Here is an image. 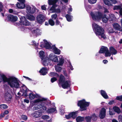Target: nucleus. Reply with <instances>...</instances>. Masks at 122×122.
Wrapping results in <instances>:
<instances>
[{"instance_id":"obj_16","label":"nucleus","mask_w":122,"mask_h":122,"mask_svg":"<svg viewBox=\"0 0 122 122\" xmlns=\"http://www.w3.org/2000/svg\"><path fill=\"white\" fill-rule=\"evenodd\" d=\"M95 33L97 35L100 36L101 38L105 39L106 38L104 31H95Z\"/></svg>"},{"instance_id":"obj_24","label":"nucleus","mask_w":122,"mask_h":122,"mask_svg":"<svg viewBox=\"0 0 122 122\" xmlns=\"http://www.w3.org/2000/svg\"><path fill=\"white\" fill-rule=\"evenodd\" d=\"M42 115L41 112H40L39 111H36L33 114V116L35 117H38L41 116Z\"/></svg>"},{"instance_id":"obj_22","label":"nucleus","mask_w":122,"mask_h":122,"mask_svg":"<svg viewBox=\"0 0 122 122\" xmlns=\"http://www.w3.org/2000/svg\"><path fill=\"white\" fill-rule=\"evenodd\" d=\"M5 100L8 102L11 100V95L8 92L5 93Z\"/></svg>"},{"instance_id":"obj_10","label":"nucleus","mask_w":122,"mask_h":122,"mask_svg":"<svg viewBox=\"0 0 122 122\" xmlns=\"http://www.w3.org/2000/svg\"><path fill=\"white\" fill-rule=\"evenodd\" d=\"M45 104L44 103H41L40 104H39V105H35L33 107V109L34 110H36L41 108L43 110H46V108L45 106Z\"/></svg>"},{"instance_id":"obj_30","label":"nucleus","mask_w":122,"mask_h":122,"mask_svg":"<svg viewBox=\"0 0 122 122\" xmlns=\"http://www.w3.org/2000/svg\"><path fill=\"white\" fill-rule=\"evenodd\" d=\"M27 18L31 21L34 20L35 19V17L33 15H28L26 16Z\"/></svg>"},{"instance_id":"obj_3","label":"nucleus","mask_w":122,"mask_h":122,"mask_svg":"<svg viewBox=\"0 0 122 122\" xmlns=\"http://www.w3.org/2000/svg\"><path fill=\"white\" fill-rule=\"evenodd\" d=\"M89 105V103L86 102L84 100L79 101L78 103V105L80 107L81 111L86 110V107L88 106Z\"/></svg>"},{"instance_id":"obj_58","label":"nucleus","mask_w":122,"mask_h":122,"mask_svg":"<svg viewBox=\"0 0 122 122\" xmlns=\"http://www.w3.org/2000/svg\"><path fill=\"white\" fill-rule=\"evenodd\" d=\"M119 10V13L120 15L121 16H122V8H121Z\"/></svg>"},{"instance_id":"obj_34","label":"nucleus","mask_w":122,"mask_h":122,"mask_svg":"<svg viewBox=\"0 0 122 122\" xmlns=\"http://www.w3.org/2000/svg\"><path fill=\"white\" fill-rule=\"evenodd\" d=\"M121 6L120 5H114L113 7V10H120L121 8Z\"/></svg>"},{"instance_id":"obj_51","label":"nucleus","mask_w":122,"mask_h":122,"mask_svg":"<svg viewBox=\"0 0 122 122\" xmlns=\"http://www.w3.org/2000/svg\"><path fill=\"white\" fill-rule=\"evenodd\" d=\"M57 80V79L55 77H53L51 79V81L52 83L54 82Z\"/></svg>"},{"instance_id":"obj_63","label":"nucleus","mask_w":122,"mask_h":122,"mask_svg":"<svg viewBox=\"0 0 122 122\" xmlns=\"http://www.w3.org/2000/svg\"><path fill=\"white\" fill-rule=\"evenodd\" d=\"M56 12L58 13H60L61 12V11L59 9H57L56 10Z\"/></svg>"},{"instance_id":"obj_47","label":"nucleus","mask_w":122,"mask_h":122,"mask_svg":"<svg viewBox=\"0 0 122 122\" xmlns=\"http://www.w3.org/2000/svg\"><path fill=\"white\" fill-rule=\"evenodd\" d=\"M3 5L1 2H0V12H2L3 11Z\"/></svg>"},{"instance_id":"obj_48","label":"nucleus","mask_w":122,"mask_h":122,"mask_svg":"<svg viewBox=\"0 0 122 122\" xmlns=\"http://www.w3.org/2000/svg\"><path fill=\"white\" fill-rule=\"evenodd\" d=\"M22 119L24 120H26L27 118V117L24 115H22L21 116Z\"/></svg>"},{"instance_id":"obj_9","label":"nucleus","mask_w":122,"mask_h":122,"mask_svg":"<svg viewBox=\"0 0 122 122\" xmlns=\"http://www.w3.org/2000/svg\"><path fill=\"white\" fill-rule=\"evenodd\" d=\"M20 22L21 24L23 25L29 26L30 25V23L25 19V17H21L20 18Z\"/></svg>"},{"instance_id":"obj_26","label":"nucleus","mask_w":122,"mask_h":122,"mask_svg":"<svg viewBox=\"0 0 122 122\" xmlns=\"http://www.w3.org/2000/svg\"><path fill=\"white\" fill-rule=\"evenodd\" d=\"M110 52L112 55H115L117 53V51L113 47H111L110 48Z\"/></svg>"},{"instance_id":"obj_12","label":"nucleus","mask_w":122,"mask_h":122,"mask_svg":"<svg viewBox=\"0 0 122 122\" xmlns=\"http://www.w3.org/2000/svg\"><path fill=\"white\" fill-rule=\"evenodd\" d=\"M111 1L107 0H103L105 4L108 6L112 5V4H115L117 3L116 0H110Z\"/></svg>"},{"instance_id":"obj_32","label":"nucleus","mask_w":122,"mask_h":122,"mask_svg":"<svg viewBox=\"0 0 122 122\" xmlns=\"http://www.w3.org/2000/svg\"><path fill=\"white\" fill-rule=\"evenodd\" d=\"M71 115V117L73 119L75 118L77 116L76 112H73L71 113L70 114V115Z\"/></svg>"},{"instance_id":"obj_45","label":"nucleus","mask_w":122,"mask_h":122,"mask_svg":"<svg viewBox=\"0 0 122 122\" xmlns=\"http://www.w3.org/2000/svg\"><path fill=\"white\" fill-rule=\"evenodd\" d=\"M55 25H61L60 22L59 21L58 18L56 19L55 22Z\"/></svg>"},{"instance_id":"obj_19","label":"nucleus","mask_w":122,"mask_h":122,"mask_svg":"<svg viewBox=\"0 0 122 122\" xmlns=\"http://www.w3.org/2000/svg\"><path fill=\"white\" fill-rule=\"evenodd\" d=\"M44 41L45 45H43L42 44V43H41V45L40 46L41 47H45L46 48L48 49L51 48V45L49 43L45 40H44Z\"/></svg>"},{"instance_id":"obj_61","label":"nucleus","mask_w":122,"mask_h":122,"mask_svg":"<svg viewBox=\"0 0 122 122\" xmlns=\"http://www.w3.org/2000/svg\"><path fill=\"white\" fill-rule=\"evenodd\" d=\"M5 114L4 113H1L0 116V117H4L5 116Z\"/></svg>"},{"instance_id":"obj_57","label":"nucleus","mask_w":122,"mask_h":122,"mask_svg":"<svg viewBox=\"0 0 122 122\" xmlns=\"http://www.w3.org/2000/svg\"><path fill=\"white\" fill-rule=\"evenodd\" d=\"M70 115V114L68 115H66V117L67 119H69L71 117V116Z\"/></svg>"},{"instance_id":"obj_18","label":"nucleus","mask_w":122,"mask_h":122,"mask_svg":"<svg viewBox=\"0 0 122 122\" xmlns=\"http://www.w3.org/2000/svg\"><path fill=\"white\" fill-rule=\"evenodd\" d=\"M113 28L116 30H122L121 27L117 23H114L113 24Z\"/></svg>"},{"instance_id":"obj_64","label":"nucleus","mask_w":122,"mask_h":122,"mask_svg":"<svg viewBox=\"0 0 122 122\" xmlns=\"http://www.w3.org/2000/svg\"><path fill=\"white\" fill-rule=\"evenodd\" d=\"M24 102L27 103H28L29 102V101L28 99H25L24 100Z\"/></svg>"},{"instance_id":"obj_36","label":"nucleus","mask_w":122,"mask_h":122,"mask_svg":"<svg viewBox=\"0 0 122 122\" xmlns=\"http://www.w3.org/2000/svg\"><path fill=\"white\" fill-rule=\"evenodd\" d=\"M91 119L94 121L96 120L97 119V117L95 114H92L91 116Z\"/></svg>"},{"instance_id":"obj_41","label":"nucleus","mask_w":122,"mask_h":122,"mask_svg":"<svg viewBox=\"0 0 122 122\" xmlns=\"http://www.w3.org/2000/svg\"><path fill=\"white\" fill-rule=\"evenodd\" d=\"M88 2L91 4H93L95 3L97 0H88Z\"/></svg>"},{"instance_id":"obj_11","label":"nucleus","mask_w":122,"mask_h":122,"mask_svg":"<svg viewBox=\"0 0 122 122\" xmlns=\"http://www.w3.org/2000/svg\"><path fill=\"white\" fill-rule=\"evenodd\" d=\"M36 20L39 23L42 24L43 22L45 21V19L43 15L42 14H40L37 16Z\"/></svg>"},{"instance_id":"obj_53","label":"nucleus","mask_w":122,"mask_h":122,"mask_svg":"<svg viewBox=\"0 0 122 122\" xmlns=\"http://www.w3.org/2000/svg\"><path fill=\"white\" fill-rule=\"evenodd\" d=\"M41 9L42 10H46V8L45 5H43L41 6Z\"/></svg>"},{"instance_id":"obj_15","label":"nucleus","mask_w":122,"mask_h":122,"mask_svg":"<svg viewBox=\"0 0 122 122\" xmlns=\"http://www.w3.org/2000/svg\"><path fill=\"white\" fill-rule=\"evenodd\" d=\"M26 8L27 12L29 13L33 14L35 12L36 9L34 7L31 8L29 6H28Z\"/></svg>"},{"instance_id":"obj_54","label":"nucleus","mask_w":122,"mask_h":122,"mask_svg":"<svg viewBox=\"0 0 122 122\" xmlns=\"http://www.w3.org/2000/svg\"><path fill=\"white\" fill-rule=\"evenodd\" d=\"M104 12L105 13H107L109 12V11L106 8H104Z\"/></svg>"},{"instance_id":"obj_31","label":"nucleus","mask_w":122,"mask_h":122,"mask_svg":"<svg viewBox=\"0 0 122 122\" xmlns=\"http://www.w3.org/2000/svg\"><path fill=\"white\" fill-rule=\"evenodd\" d=\"M101 93L102 96L105 99L108 98V96L105 92L103 90L101 91Z\"/></svg>"},{"instance_id":"obj_44","label":"nucleus","mask_w":122,"mask_h":122,"mask_svg":"<svg viewBox=\"0 0 122 122\" xmlns=\"http://www.w3.org/2000/svg\"><path fill=\"white\" fill-rule=\"evenodd\" d=\"M57 15L56 13L52 15L51 16V17L52 19L54 20H56V19H57Z\"/></svg>"},{"instance_id":"obj_49","label":"nucleus","mask_w":122,"mask_h":122,"mask_svg":"<svg viewBox=\"0 0 122 122\" xmlns=\"http://www.w3.org/2000/svg\"><path fill=\"white\" fill-rule=\"evenodd\" d=\"M117 100L120 101H122V96L117 97L116 98Z\"/></svg>"},{"instance_id":"obj_29","label":"nucleus","mask_w":122,"mask_h":122,"mask_svg":"<svg viewBox=\"0 0 122 122\" xmlns=\"http://www.w3.org/2000/svg\"><path fill=\"white\" fill-rule=\"evenodd\" d=\"M115 17L114 15L113 14H111L109 15L108 19L109 21H113L115 19Z\"/></svg>"},{"instance_id":"obj_43","label":"nucleus","mask_w":122,"mask_h":122,"mask_svg":"<svg viewBox=\"0 0 122 122\" xmlns=\"http://www.w3.org/2000/svg\"><path fill=\"white\" fill-rule=\"evenodd\" d=\"M56 111V109L55 108H52L49 109L48 110V112L50 113H52Z\"/></svg>"},{"instance_id":"obj_4","label":"nucleus","mask_w":122,"mask_h":122,"mask_svg":"<svg viewBox=\"0 0 122 122\" xmlns=\"http://www.w3.org/2000/svg\"><path fill=\"white\" fill-rule=\"evenodd\" d=\"M90 15L94 20H99L101 19L102 17V13L99 11L96 12L95 13L91 12L90 13Z\"/></svg>"},{"instance_id":"obj_2","label":"nucleus","mask_w":122,"mask_h":122,"mask_svg":"<svg viewBox=\"0 0 122 122\" xmlns=\"http://www.w3.org/2000/svg\"><path fill=\"white\" fill-rule=\"evenodd\" d=\"M59 84L61 85L63 88L65 89L69 87L70 85V83L69 81H65V79L64 76L62 75L60 76L59 80Z\"/></svg>"},{"instance_id":"obj_23","label":"nucleus","mask_w":122,"mask_h":122,"mask_svg":"<svg viewBox=\"0 0 122 122\" xmlns=\"http://www.w3.org/2000/svg\"><path fill=\"white\" fill-rule=\"evenodd\" d=\"M59 0H48V3L49 5H56V3Z\"/></svg>"},{"instance_id":"obj_20","label":"nucleus","mask_w":122,"mask_h":122,"mask_svg":"<svg viewBox=\"0 0 122 122\" xmlns=\"http://www.w3.org/2000/svg\"><path fill=\"white\" fill-rule=\"evenodd\" d=\"M51 49L53 50V51L55 54L58 55L60 54V50L56 48L55 46H53L51 47Z\"/></svg>"},{"instance_id":"obj_5","label":"nucleus","mask_w":122,"mask_h":122,"mask_svg":"<svg viewBox=\"0 0 122 122\" xmlns=\"http://www.w3.org/2000/svg\"><path fill=\"white\" fill-rule=\"evenodd\" d=\"M40 57L42 60V62L44 66H46L48 64L47 60L48 58L45 56L44 52L43 51H41L39 52Z\"/></svg>"},{"instance_id":"obj_38","label":"nucleus","mask_w":122,"mask_h":122,"mask_svg":"<svg viewBox=\"0 0 122 122\" xmlns=\"http://www.w3.org/2000/svg\"><path fill=\"white\" fill-rule=\"evenodd\" d=\"M66 17L68 21L70 22L71 21V18L70 15L67 14L66 15Z\"/></svg>"},{"instance_id":"obj_13","label":"nucleus","mask_w":122,"mask_h":122,"mask_svg":"<svg viewBox=\"0 0 122 122\" xmlns=\"http://www.w3.org/2000/svg\"><path fill=\"white\" fill-rule=\"evenodd\" d=\"M92 27L93 30H104L102 27L95 23L92 24Z\"/></svg>"},{"instance_id":"obj_46","label":"nucleus","mask_w":122,"mask_h":122,"mask_svg":"<svg viewBox=\"0 0 122 122\" xmlns=\"http://www.w3.org/2000/svg\"><path fill=\"white\" fill-rule=\"evenodd\" d=\"M42 118L44 120H47L49 118V117L48 116L45 115L42 116Z\"/></svg>"},{"instance_id":"obj_56","label":"nucleus","mask_w":122,"mask_h":122,"mask_svg":"<svg viewBox=\"0 0 122 122\" xmlns=\"http://www.w3.org/2000/svg\"><path fill=\"white\" fill-rule=\"evenodd\" d=\"M27 94L26 91H24L23 92V95L24 96H26L27 95Z\"/></svg>"},{"instance_id":"obj_55","label":"nucleus","mask_w":122,"mask_h":122,"mask_svg":"<svg viewBox=\"0 0 122 122\" xmlns=\"http://www.w3.org/2000/svg\"><path fill=\"white\" fill-rule=\"evenodd\" d=\"M32 42L33 44V45L35 46H38V43H36L34 41H33Z\"/></svg>"},{"instance_id":"obj_21","label":"nucleus","mask_w":122,"mask_h":122,"mask_svg":"<svg viewBox=\"0 0 122 122\" xmlns=\"http://www.w3.org/2000/svg\"><path fill=\"white\" fill-rule=\"evenodd\" d=\"M19 3L17 2V4H16V7L18 8L23 9L25 7V2H20Z\"/></svg>"},{"instance_id":"obj_50","label":"nucleus","mask_w":122,"mask_h":122,"mask_svg":"<svg viewBox=\"0 0 122 122\" xmlns=\"http://www.w3.org/2000/svg\"><path fill=\"white\" fill-rule=\"evenodd\" d=\"M118 119L119 122H122V115H119L118 116Z\"/></svg>"},{"instance_id":"obj_28","label":"nucleus","mask_w":122,"mask_h":122,"mask_svg":"<svg viewBox=\"0 0 122 122\" xmlns=\"http://www.w3.org/2000/svg\"><path fill=\"white\" fill-rule=\"evenodd\" d=\"M85 118L84 117L80 116L77 117L76 118V120L77 122H81L84 121Z\"/></svg>"},{"instance_id":"obj_52","label":"nucleus","mask_w":122,"mask_h":122,"mask_svg":"<svg viewBox=\"0 0 122 122\" xmlns=\"http://www.w3.org/2000/svg\"><path fill=\"white\" fill-rule=\"evenodd\" d=\"M56 73L52 72L50 73V75L51 76H53L56 75Z\"/></svg>"},{"instance_id":"obj_7","label":"nucleus","mask_w":122,"mask_h":122,"mask_svg":"<svg viewBox=\"0 0 122 122\" xmlns=\"http://www.w3.org/2000/svg\"><path fill=\"white\" fill-rule=\"evenodd\" d=\"M17 20V17L16 16H14L11 14H8L7 16V18L5 19V21H11L15 22Z\"/></svg>"},{"instance_id":"obj_33","label":"nucleus","mask_w":122,"mask_h":122,"mask_svg":"<svg viewBox=\"0 0 122 122\" xmlns=\"http://www.w3.org/2000/svg\"><path fill=\"white\" fill-rule=\"evenodd\" d=\"M46 100V99L44 98H41L38 99L34 101V102L36 103L39 102L41 101H45Z\"/></svg>"},{"instance_id":"obj_37","label":"nucleus","mask_w":122,"mask_h":122,"mask_svg":"<svg viewBox=\"0 0 122 122\" xmlns=\"http://www.w3.org/2000/svg\"><path fill=\"white\" fill-rule=\"evenodd\" d=\"M49 24L51 26H53L55 25V22L53 20L50 19L48 21Z\"/></svg>"},{"instance_id":"obj_40","label":"nucleus","mask_w":122,"mask_h":122,"mask_svg":"<svg viewBox=\"0 0 122 122\" xmlns=\"http://www.w3.org/2000/svg\"><path fill=\"white\" fill-rule=\"evenodd\" d=\"M8 107V106L6 105L3 104L0 105V108L1 109H6Z\"/></svg>"},{"instance_id":"obj_25","label":"nucleus","mask_w":122,"mask_h":122,"mask_svg":"<svg viewBox=\"0 0 122 122\" xmlns=\"http://www.w3.org/2000/svg\"><path fill=\"white\" fill-rule=\"evenodd\" d=\"M101 19H102V22L104 23H106L107 22L108 19L106 17V15H103L102 13V17Z\"/></svg>"},{"instance_id":"obj_14","label":"nucleus","mask_w":122,"mask_h":122,"mask_svg":"<svg viewBox=\"0 0 122 122\" xmlns=\"http://www.w3.org/2000/svg\"><path fill=\"white\" fill-rule=\"evenodd\" d=\"M106 116V110L105 109L102 108L101 110L99 115V117L101 119L104 118Z\"/></svg>"},{"instance_id":"obj_39","label":"nucleus","mask_w":122,"mask_h":122,"mask_svg":"<svg viewBox=\"0 0 122 122\" xmlns=\"http://www.w3.org/2000/svg\"><path fill=\"white\" fill-rule=\"evenodd\" d=\"M113 109L115 111L118 113L120 112L119 108L117 107H113Z\"/></svg>"},{"instance_id":"obj_60","label":"nucleus","mask_w":122,"mask_h":122,"mask_svg":"<svg viewBox=\"0 0 122 122\" xmlns=\"http://www.w3.org/2000/svg\"><path fill=\"white\" fill-rule=\"evenodd\" d=\"M69 66L70 67V68L71 69V70H73V68H72V66L71 65V63H69Z\"/></svg>"},{"instance_id":"obj_59","label":"nucleus","mask_w":122,"mask_h":122,"mask_svg":"<svg viewBox=\"0 0 122 122\" xmlns=\"http://www.w3.org/2000/svg\"><path fill=\"white\" fill-rule=\"evenodd\" d=\"M54 6L55 5H53V6L50 9V10H53L55 9V7Z\"/></svg>"},{"instance_id":"obj_27","label":"nucleus","mask_w":122,"mask_h":122,"mask_svg":"<svg viewBox=\"0 0 122 122\" xmlns=\"http://www.w3.org/2000/svg\"><path fill=\"white\" fill-rule=\"evenodd\" d=\"M39 72L41 73L42 75H44L47 73V70L46 68H43L39 71Z\"/></svg>"},{"instance_id":"obj_8","label":"nucleus","mask_w":122,"mask_h":122,"mask_svg":"<svg viewBox=\"0 0 122 122\" xmlns=\"http://www.w3.org/2000/svg\"><path fill=\"white\" fill-rule=\"evenodd\" d=\"M59 57L60 59V62L57 64V66L55 67L56 71L58 72H60L61 69V68L58 66L62 65L64 63V59L62 56H60Z\"/></svg>"},{"instance_id":"obj_6","label":"nucleus","mask_w":122,"mask_h":122,"mask_svg":"<svg viewBox=\"0 0 122 122\" xmlns=\"http://www.w3.org/2000/svg\"><path fill=\"white\" fill-rule=\"evenodd\" d=\"M99 53H105L106 57L110 56L111 55V54L109 51L107 47L104 46L101 48Z\"/></svg>"},{"instance_id":"obj_42","label":"nucleus","mask_w":122,"mask_h":122,"mask_svg":"<svg viewBox=\"0 0 122 122\" xmlns=\"http://www.w3.org/2000/svg\"><path fill=\"white\" fill-rule=\"evenodd\" d=\"M35 96L33 94L30 93L29 94V98L31 100H32L35 98Z\"/></svg>"},{"instance_id":"obj_1","label":"nucleus","mask_w":122,"mask_h":122,"mask_svg":"<svg viewBox=\"0 0 122 122\" xmlns=\"http://www.w3.org/2000/svg\"><path fill=\"white\" fill-rule=\"evenodd\" d=\"M2 81L7 82L12 88H17L20 86L19 81L17 78L14 77L7 78L5 75L0 74V82Z\"/></svg>"},{"instance_id":"obj_35","label":"nucleus","mask_w":122,"mask_h":122,"mask_svg":"<svg viewBox=\"0 0 122 122\" xmlns=\"http://www.w3.org/2000/svg\"><path fill=\"white\" fill-rule=\"evenodd\" d=\"M85 119L87 122H91L92 120L91 117L87 116L85 117Z\"/></svg>"},{"instance_id":"obj_62","label":"nucleus","mask_w":122,"mask_h":122,"mask_svg":"<svg viewBox=\"0 0 122 122\" xmlns=\"http://www.w3.org/2000/svg\"><path fill=\"white\" fill-rule=\"evenodd\" d=\"M9 11L10 13H12L13 12V10L12 9H10L9 10Z\"/></svg>"},{"instance_id":"obj_17","label":"nucleus","mask_w":122,"mask_h":122,"mask_svg":"<svg viewBox=\"0 0 122 122\" xmlns=\"http://www.w3.org/2000/svg\"><path fill=\"white\" fill-rule=\"evenodd\" d=\"M49 58L52 61L55 62H56L58 61V58L57 56L55 55H53V54L51 53L49 55Z\"/></svg>"}]
</instances>
